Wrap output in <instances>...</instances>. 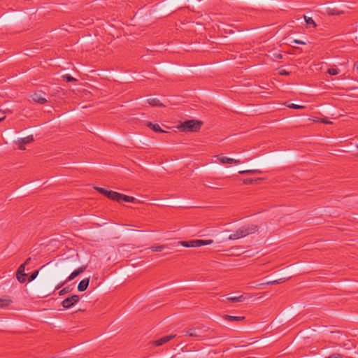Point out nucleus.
I'll return each instance as SVG.
<instances>
[{"label":"nucleus","mask_w":358,"mask_h":358,"mask_svg":"<svg viewBox=\"0 0 358 358\" xmlns=\"http://www.w3.org/2000/svg\"><path fill=\"white\" fill-rule=\"evenodd\" d=\"M4 118H5V117L0 118V122H1L3 120H4Z\"/></svg>","instance_id":"79ce46f5"},{"label":"nucleus","mask_w":358,"mask_h":358,"mask_svg":"<svg viewBox=\"0 0 358 358\" xmlns=\"http://www.w3.org/2000/svg\"><path fill=\"white\" fill-rule=\"evenodd\" d=\"M223 318L229 322H238L243 320L245 319V317L224 315L223 316Z\"/></svg>","instance_id":"2eb2a0df"},{"label":"nucleus","mask_w":358,"mask_h":358,"mask_svg":"<svg viewBox=\"0 0 358 358\" xmlns=\"http://www.w3.org/2000/svg\"><path fill=\"white\" fill-rule=\"evenodd\" d=\"M275 285V282H274V280H272V281H268L266 282H263V283H260V284H257L256 285V287H261V286H263V285Z\"/></svg>","instance_id":"2f4dec72"},{"label":"nucleus","mask_w":358,"mask_h":358,"mask_svg":"<svg viewBox=\"0 0 358 358\" xmlns=\"http://www.w3.org/2000/svg\"><path fill=\"white\" fill-rule=\"evenodd\" d=\"M287 106L290 108H294V109H301V108H305V106H303L297 105V104H294V103H288L287 105Z\"/></svg>","instance_id":"b1692460"},{"label":"nucleus","mask_w":358,"mask_h":358,"mask_svg":"<svg viewBox=\"0 0 358 358\" xmlns=\"http://www.w3.org/2000/svg\"><path fill=\"white\" fill-rule=\"evenodd\" d=\"M357 148H358V145H357Z\"/></svg>","instance_id":"c03bdc74"},{"label":"nucleus","mask_w":358,"mask_h":358,"mask_svg":"<svg viewBox=\"0 0 358 358\" xmlns=\"http://www.w3.org/2000/svg\"><path fill=\"white\" fill-rule=\"evenodd\" d=\"M86 268H87L86 266H82L79 267L78 269H76L74 271H73L71 273V275L67 278V279L64 282H62L59 283L55 287V289H60L62 287H63L65 283H66L69 281H71V280H73L76 277H77L80 274L83 273L86 270Z\"/></svg>","instance_id":"20e7f679"},{"label":"nucleus","mask_w":358,"mask_h":358,"mask_svg":"<svg viewBox=\"0 0 358 358\" xmlns=\"http://www.w3.org/2000/svg\"><path fill=\"white\" fill-rule=\"evenodd\" d=\"M253 181H254V180H253V179H252V178H248V179H245V180H243V183H244V184H250V183H252Z\"/></svg>","instance_id":"72a5a7b5"},{"label":"nucleus","mask_w":358,"mask_h":358,"mask_svg":"<svg viewBox=\"0 0 358 358\" xmlns=\"http://www.w3.org/2000/svg\"><path fill=\"white\" fill-rule=\"evenodd\" d=\"M147 102L151 106H159L162 107L164 106L163 103H162L157 98H150L147 99Z\"/></svg>","instance_id":"dca6fc26"},{"label":"nucleus","mask_w":358,"mask_h":358,"mask_svg":"<svg viewBox=\"0 0 358 358\" xmlns=\"http://www.w3.org/2000/svg\"><path fill=\"white\" fill-rule=\"evenodd\" d=\"M110 190H107L105 189V193H103V194L108 197V192H110Z\"/></svg>","instance_id":"ea45409f"},{"label":"nucleus","mask_w":358,"mask_h":358,"mask_svg":"<svg viewBox=\"0 0 358 358\" xmlns=\"http://www.w3.org/2000/svg\"><path fill=\"white\" fill-rule=\"evenodd\" d=\"M32 100L39 104H45L48 102L46 93L43 91H36L31 96Z\"/></svg>","instance_id":"39448f33"},{"label":"nucleus","mask_w":358,"mask_h":358,"mask_svg":"<svg viewBox=\"0 0 358 358\" xmlns=\"http://www.w3.org/2000/svg\"><path fill=\"white\" fill-rule=\"evenodd\" d=\"M12 300L9 296H3L0 297V308H5L10 305Z\"/></svg>","instance_id":"f8f14e48"},{"label":"nucleus","mask_w":358,"mask_h":358,"mask_svg":"<svg viewBox=\"0 0 358 358\" xmlns=\"http://www.w3.org/2000/svg\"><path fill=\"white\" fill-rule=\"evenodd\" d=\"M206 332V329H205V327L203 325L188 328L184 330L185 335L191 337H200L203 336Z\"/></svg>","instance_id":"7ed1b4c3"},{"label":"nucleus","mask_w":358,"mask_h":358,"mask_svg":"<svg viewBox=\"0 0 358 358\" xmlns=\"http://www.w3.org/2000/svg\"><path fill=\"white\" fill-rule=\"evenodd\" d=\"M320 122H322V123H324V124H331V122L329 121V120H324V119H320V120H319Z\"/></svg>","instance_id":"c9c22d12"},{"label":"nucleus","mask_w":358,"mask_h":358,"mask_svg":"<svg viewBox=\"0 0 358 358\" xmlns=\"http://www.w3.org/2000/svg\"><path fill=\"white\" fill-rule=\"evenodd\" d=\"M217 158L222 164H238L241 163L240 160L234 159H232V158H229V157H225V156H224L222 155H217Z\"/></svg>","instance_id":"1a4fd4ad"},{"label":"nucleus","mask_w":358,"mask_h":358,"mask_svg":"<svg viewBox=\"0 0 358 358\" xmlns=\"http://www.w3.org/2000/svg\"><path fill=\"white\" fill-rule=\"evenodd\" d=\"M327 358H343L342 355L338 353H334L329 355Z\"/></svg>","instance_id":"473e14b6"},{"label":"nucleus","mask_w":358,"mask_h":358,"mask_svg":"<svg viewBox=\"0 0 358 358\" xmlns=\"http://www.w3.org/2000/svg\"><path fill=\"white\" fill-rule=\"evenodd\" d=\"M71 289L69 286L63 288L62 290L59 291V296L64 295L66 293H68V292H71Z\"/></svg>","instance_id":"a878e982"},{"label":"nucleus","mask_w":358,"mask_h":358,"mask_svg":"<svg viewBox=\"0 0 358 358\" xmlns=\"http://www.w3.org/2000/svg\"><path fill=\"white\" fill-rule=\"evenodd\" d=\"M294 43H298V44H305V43H304V42L301 41H299V40H294Z\"/></svg>","instance_id":"58836bf2"},{"label":"nucleus","mask_w":358,"mask_h":358,"mask_svg":"<svg viewBox=\"0 0 358 358\" xmlns=\"http://www.w3.org/2000/svg\"><path fill=\"white\" fill-rule=\"evenodd\" d=\"M38 274V271H36L34 273H32L28 278L29 282L34 280L36 278Z\"/></svg>","instance_id":"cd10ccee"},{"label":"nucleus","mask_w":358,"mask_h":358,"mask_svg":"<svg viewBox=\"0 0 358 358\" xmlns=\"http://www.w3.org/2000/svg\"><path fill=\"white\" fill-rule=\"evenodd\" d=\"M357 156H358V154H357Z\"/></svg>","instance_id":"a18cd8bd"},{"label":"nucleus","mask_w":358,"mask_h":358,"mask_svg":"<svg viewBox=\"0 0 358 358\" xmlns=\"http://www.w3.org/2000/svg\"><path fill=\"white\" fill-rule=\"evenodd\" d=\"M89 283H90V278H85V279L82 280L78 285V291H80V292L85 291L89 286Z\"/></svg>","instance_id":"9b49d317"},{"label":"nucleus","mask_w":358,"mask_h":358,"mask_svg":"<svg viewBox=\"0 0 358 358\" xmlns=\"http://www.w3.org/2000/svg\"><path fill=\"white\" fill-rule=\"evenodd\" d=\"M117 196H120V193L114 191L108 192V198L110 199L111 200L117 201Z\"/></svg>","instance_id":"aec40b11"},{"label":"nucleus","mask_w":358,"mask_h":358,"mask_svg":"<svg viewBox=\"0 0 358 358\" xmlns=\"http://www.w3.org/2000/svg\"><path fill=\"white\" fill-rule=\"evenodd\" d=\"M327 73L330 75H337L338 73V70L334 68H330L327 70Z\"/></svg>","instance_id":"bb28decb"},{"label":"nucleus","mask_w":358,"mask_h":358,"mask_svg":"<svg viewBox=\"0 0 358 358\" xmlns=\"http://www.w3.org/2000/svg\"><path fill=\"white\" fill-rule=\"evenodd\" d=\"M63 78L67 82H71V81L76 80V79L74 78H73L72 76H71L70 75H65L63 76Z\"/></svg>","instance_id":"c756f323"},{"label":"nucleus","mask_w":358,"mask_h":358,"mask_svg":"<svg viewBox=\"0 0 358 358\" xmlns=\"http://www.w3.org/2000/svg\"><path fill=\"white\" fill-rule=\"evenodd\" d=\"M328 13L331 15H341V13H343V11H340L338 10V9L336 8H331V9H329V11H328Z\"/></svg>","instance_id":"412c9836"},{"label":"nucleus","mask_w":358,"mask_h":358,"mask_svg":"<svg viewBox=\"0 0 358 358\" xmlns=\"http://www.w3.org/2000/svg\"><path fill=\"white\" fill-rule=\"evenodd\" d=\"M30 261H31V257H29L28 259H26L24 263L22 264V265H24V266H25L26 265H27L29 263Z\"/></svg>","instance_id":"4c0bfd02"},{"label":"nucleus","mask_w":358,"mask_h":358,"mask_svg":"<svg viewBox=\"0 0 358 358\" xmlns=\"http://www.w3.org/2000/svg\"><path fill=\"white\" fill-rule=\"evenodd\" d=\"M147 125L148 127H150L156 132H164V130H162L160 126L157 124H152V122H148Z\"/></svg>","instance_id":"6ab92c4d"},{"label":"nucleus","mask_w":358,"mask_h":358,"mask_svg":"<svg viewBox=\"0 0 358 358\" xmlns=\"http://www.w3.org/2000/svg\"><path fill=\"white\" fill-rule=\"evenodd\" d=\"M178 245H180L182 246L187 247V248H190V247L194 248V240L179 241Z\"/></svg>","instance_id":"a211bd4d"},{"label":"nucleus","mask_w":358,"mask_h":358,"mask_svg":"<svg viewBox=\"0 0 358 358\" xmlns=\"http://www.w3.org/2000/svg\"><path fill=\"white\" fill-rule=\"evenodd\" d=\"M287 279H289V278H280V279H278V280H274L275 285V284L282 283V282H285Z\"/></svg>","instance_id":"7c9ffc66"},{"label":"nucleus","mask_w":358,"mask_h":358,"mask_svg":"<svg viewBox=\"0 0 358 358\" xmlns=\"http://www.w3.org/2000/svg\"><path fill=\"white\" fill-rule=\"evenodd\" d=\"M95 189H96L99 193H101V194H103V193H105V189H104V188H103V187H95Z\"/></svg>","instance_id":"f704fd0d"},{"label":"nucleus","mask_w":358,"mask_h":358,"mask_svg":"<svg viewBox=\"0 0 358 358\" xmlns=\"http://www.w3.org/2000/svg\"><path fill=\"white\" fill-rule=\"evenodd\" d=\"M282 58V55L279 52L273 54V59L275 60L281 59Z\"/></svg>","instance_id":"c85d7f7f"},{"label":"nucleus","mask_w":358,"mask_h":358,"mask_svg":"<svg viewBox=\"0 0 358 358\" xmlns=\"http://www.w3.org/2000/svg\"><path fill=\"white\" fill-rule=\"evenodd\" d=\"M205 185H206V187H210V185H206V184H205Z\"/></svg>","instance_id":"37998d69"},{"label":"nucleus","mask_w":358,"mask_h":358,"mask_svg":"<svg viewBox=\"0 0 358 358\" xmlns=\"http://www.w3.org/2000/svg\"><path fill=\"white\" fill-rule=\"evenodd\" d=\"M24 271H25L24 265H20L17 270L16 278H17V280L20 283H24L26 281L25 277L27 276V274L25 273Z\"/></svg>","instance_id":"6e6552de"},{"label":"nucleus","mask_w":358,"mask_h":358,"mask_svg":"<svg viewBox=\"0 0 358 358\" xmlns=\"http://www.w3.org/2000/svg\"><path fill=\"white\" fill-rule=\"evenodd\" d=\"M202 122L199 120H187L180 124V125L178 127V129L182 131H198L201 125Z\"/></svg>","instance_id":"f03ea898"},{"label":"nucleus","mask_w":358,"mask_h":358,"mask_svg":"<svg viewBox=\"0 0 358 358\" xmlns=\"http://www.w3.org/2000/svg\"><path fill=\"white\" fill-rule=\"evenodd\" d=\"M165 245L152 246L150 248L152 251L161 252L165 248Z\"/></svg>","instance_id":"5701e85b"},{"label":"nucleus","mask_w":358,"mask_h":358,"mask_svg":"<svg viewBox=\"0 0 358 358\" xmlns=\"http://www.w3.org/2000/svg\"><path fill=\"white\" fill-rule=\"evenodd\" d=\"M120 196H117V202H134L135 200V198L133 196H129L125 194H122L120 193Z\"/></svg>","instance_id":"ddd939ff"},{"label":"nucleus","mask_w":358,"mask_h":358,"mask_svg":"<svg viewBox=\"0 0 358 358\" xmlns=\"http://www.w3.org/2000/svg\"><path fill=\"white\" fill-rule=\"evenodd\" d=\"M34 141V137L32 135L27 136L24 138H21L17 140V141L15 142V143L17 145L18 148L20 150H24V145Z\"/></svg>","instance_id":"0eeeda50"},{"label":"nucleus","mask_w":358,"mask_h":358,"mask_svg":"<svg viewBox=\"0 0 358 358\" xmlns=\"http://www.w3.org/2000/svg\"><path fill=\"white\" fill-rule=\"evenodd\" d=\"M259 227L255 224H250L248 226H243V227L237 229L234 234L229 235V240H236L241 238L247 236L249 234H254L258 231Z\"/></svg>","instance_id":"f257e3e1"},{"label":"nucleus","mask_w":358,"mask_h":358,"mask_svg":"<svg viewBox=\"0 0 358 358\" xmlns=\"http://www.w3.org/2000/svg\"><path fill=\"white\" fill-rule=\"evenodd\" d=\"M305 20L308 25H312L313 27H315V22L311 17H307L305 16Z\"/></svg>","instance_id":"393cba45"},{"label":"nucleus","mask_w":358,"mask_h":358,"mask_svg":"<svg viewBox=\"0 0 358 358\" xmlns=\"http://www.w3.org/2000/svg\"><path fill=\"white\" fill-rule=\"evenodd\" d=\"M174 335H167L164 336L157 340H155L152 342V344L155 346H160L164 345V343L169 342L170 340H171L173 338H174Z\"/></svg>","instance_id":"9d476101"},{"label":"nucleus","mask_w":358,"mask_h":358,"mask_svg":"<svg viewBox=\"0 0 358 358\" xmlns=\"http://www.w3.org/2000/svg\"><path fill=\"white\" fill-rule=\"evenodd\" d=\"M261 173L259 170L255 169V170H244V171H240L238 173L240 174H245V173Z\"/></svg>","instance_id":"4be33fe9"},{"label":"nucleus","mask_w":358,"mask_h":358,"mask_svg":"<svg viewBox=\"0 0 358 358\" xmlns=\"http://www.w3.org/2000/svg\"><path fill=\"white\" fill-rule=\"evenodd\" d=\"M280 75H285V76H287L289 74V72H287V71L285 70H282L280 72Z\"/></svg>","instance_id":"e433bc0d"},{"label":"nucleus","mask_w":358,"mask_h":358,"mask_svg":"<svg viewBox=\"0 0 358 358\" xmlns=\"http://www.w3.org/2000/svg\"><path fill=\"white\" fill-rule=\"evenodd\" d=\"M227 300L230 302L236 303L243 301L245 300V298L243 297V295H240L238 296L227 297Z\"/></svg>","instance_id":"f3484780"},{"label":"nucleus","mask_w":358,"mask_h":358,"mask_svg":"<svg viewBox=\"0 0 358 358\" xmlns=\"http://www.w3.org/2000/svg\"><path fill=\"white\" fill-rule=\"evenodd\" d=\"M213 243V241L211 239H209V240L195 239L194 240V248L201 247L202 245H210Z\"/></svg>","instance_id":"4468645a"},{"label":"nucleus","mask_w":358,"mask_h":358,"mask_svg":"<svg viewBox=\"0 0 358 358\" xmlns=\"http://www.w3.org/2000/svg\"><path fill=\"white\" fill-rule=\"evenodd\" d=\"M79 296L74 294L63 300L62 305L64 308L69 309L77 303L79 301Z\"/></svg>","instance_id":"423d86ee"},{"label":"nucleus","mask_w":358,"mask_h":358,"mask_svg":"<svg viewBox=\"0 0 358 358\" xmlns=\"http://www.w3.org/2000/svg\"><path fill=\"white\" fill-rule=\"evenodd\" d=\"M355 68L357 69V71H358V62L355 64Z\"/></svg>","instance_id":"a19ab883"}]
</instances>
